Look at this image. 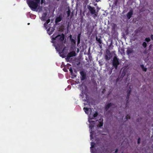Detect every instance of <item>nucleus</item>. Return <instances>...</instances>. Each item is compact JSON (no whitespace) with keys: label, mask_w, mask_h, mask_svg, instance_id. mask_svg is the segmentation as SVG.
Here are the masks:
<instances>
[{"label":"nucleus","mask_w":153,"mask_h":153,"mask_svg":"<svg viewBox=\"0 0 153 153\" xmlns=\"http://www.w3.org/2000/svg\"><path fill=\"white\" fill-rule=\"evenodd\" d=\"M64 39L65 35L63 33L58 34L56 36H55V34H53L52 36V41L55 40L59 43H62Z\"/></svg>","instance_id":"obj_1"},{"label":"nucleus","mask_w":153,"mask_h":153,"mask_svg":"<svg viewBox=\"0 0 153 153\" xmlns=\"http://www.w3.org/2000/svg\"><path fill=\"white\" fill-rule=\"evenodd\" d=\"M27 2L29 7L32 10L36 9L38 6V4L40 3V2H36V1L35 2L31 0L27 1Z\"/></svg>","instance_id":"obj_2"},{"label":"nucleus","mask_w":153,"mask_h":153,"mask_svg":"<svg viewBox=\"0 0 153 153\" xmlns=\"http://www.w3.org/2000/svg\"><path fill=\"white\" fill-rule=\"evenodd\" d=\"M119 64V62L118 61V59L116 56L114 57L113 59L112 62L113 66L115 68V69H117Z\"/></svg>","instance_id":"obj_3"},{"label":"nucleus","mask_w":153,"mask_h":153,"mask_svg":"<svg viewBox=\"0 0 153 153\" xmlns=\"http://www.w3.org/2000/svg\"><path fill=\"white\" fill-rule=\"evenodd\" d=\"M131 88L130 87H129V89H128L127 91V95L126 97V105L128 103V100L129 97V96L131 92Z\"/></svg>","instance_id":"obj_4"},{"label":"nucleus","mask_w":153,"mask_h":153,"mask_svg":"<svg viewBox=\"0 0 153 153\" xmlns=\"http://www.w3.org/2000/svg\"><path fill=\"white\" fill-rule=\"evenodd\" d=\"M80 74L81 76L80 78L81 81H83L86 79V74L84 71H80Z\"/></svg>","instance_id":"obj_5"},{"label":"nucleus","mask_w":153,"mask_h":153,"mask_svg":"<svg viewBox=\"0 0 153 153\" xmlns=\"http://www.w3.org/2000/svg\"><path fill=\"white\" fill-rule=\"evenodd\" d=\"M87 8L90 11L91 13L92 14H94L96 13V10L95 9V8L94 7H92L90 5H88L87 6Z\"/></svg>","instance_id":"obj_6"},{"label":"nucleus","mask_w":153,"mask_h":153,"mask_svg":"<svg viewBox=\"0 0 153 153\" xmlns=\"http://www.w3.org/2000/svg\"><path fill=\"white\" fill-rule=\"evenodd\" d=\"M133 10H132V9H131L129 12H128V13L126 15V16L127 17V18L129 19H130L131 17L132 16L133 14Z\"/></svg>","instance_id":"obj_7"},{"label":"nucleus","mask_w":153,"mask_h":153,"mask_svg":"<svg viewBox=\"0 0 153 153\" xmlns=\"http://www.w3.org/2000/svg\"><path fill=\"white\" fill-rule=\"evenodd\" d=\"M85 97L84 98L83 97L84 94L82 93L80 95V96L82 97V101H86L88 100V95L86 94H85Z\"/></svg>","instance_id":"obj_8"},{"label":"nucleus","mask_w":153,"mask_h":153,"mask_svg":"<svg viewBox=\"0 0 153 153\" xmlns=\"http://www.w3.org/2000/svg\"><path fill=\"white\" fill-rule=\"evenodd\" d=\"M76 54L75 52L74 51H72L69 53L68 55V59L69 58L74 56H76Z\"/></svg>","instance_id":"obj_9"},{"label":"nucleus","mask_w":153,"mask_h":153,"mask_svg":"<svg viewBox=\"0 0 153 153\" xmlns=\"http://www.w3.org/2000/svg\"><path fill=\"white\" fill-rule=\"evenodd\" d=\"M108 55H105V57L106 60H109L111 58L112 56L111 54V53L109 51V53H107Z\"/></svg>","instance_id":"obj_10"},{"label":"nucleus","mask_w":153,"mask_h":153,"mask_svg":"<svg viewBox=\"0 0 153 153\" xmlns=\"http://www.w3.org/2000/svg\"><path fill=\"white\" fill-rule=\"evenodd\" d=\"M113 104L112 103L110 102L107 104L106 105L105 107V110L106 111H107L109 108L111 107Z\"/></svg>","instance_id":"obj_11"},{"label":"nucleus","mask_w":153,"mask_h":153,"mask_svg":"<svg viewBox=\"0 0 153 153\" xmlns=\"http://www.w3.org/2000/svg\"><path fill=\"white\" fill-rule=\"evenodd\" d=\"M103 120L100 119L99 121V124L97 125L98 127H101L103 126Z\"/></svg>","instance_id":"obj_12"},{"label":"nucleus","mask_w":153,"mask_h":153,"mask_svg":"<svg viewBox=\"0 0 153 153\" xmlns=\"http://www.w3.org/2000/svg\"><path fill=\"white\" fill-rule=\"evenodd\" d=\"M133 52V50L131 49H127L126 50V53L128 56H129L130 54Z\"/></svg>","instance_id":"obj_13"},{"label":"nucleus","mask_w":153,"mask_h":153,"mask_svg":"<svg viewBox=\"0 0 153 153\" xmlns=\"http://www.w3.org/2000/svg\"><path fill=\"white\" fill-rule=\"evenodd\" d=\"M62 20V17L61 16H59V17H57L55 19V22L57 23L60 22Z\"/></svg>","instance_id":"obj_14"},{"label":"nucleus","mask_w":153,"mask_h":153,"mask_svg":"<svg viewBox=\"0 0 153 153\" xmlns=\"http://www.w3.org/2000/svg\"><path fill=\"white\" fill-rule=\"evenodd\" d=\"M47 15V13H44L42 15V17L41 18V19L42 21L45 20V18Z\"/></svg>","instance_id":"obj_15"},{"label":"nucleus","mask_w":153,"mask_h":153,"mask_svg":"<svg viewBox=\"0 0 153 153\" xmlns=\"http://www.w3.org/2000/svg\"><path fill=\"white\" fill-rule=\"evenodd\" d=\"M98 115V113L97 112L95 111V113L91 117L90 116V119L91 120L94 119V118L97 117Z\"/></svg>","instance_id":"obj_16"},{"label":"nucleus","mask_w":153,"mask_h":153,"mask_svg":"<svg viewBox=\"0 0 153 153\" xmlns=\"http://www.w3.org/2000/svg\"><path fill=\"white\" fill-rule=\"evenodd\" d=\"M80 37H81V33H79L77 36V45H78L80 43Z\"/></svg>","instance_id":"obj_17"},{"label":"nucleus","mask_w":153,"mask_h":153,"mask_svg":"<svg viewBox=\"0 0 153 153\" xmlns=\"http://www.w3.org/2000/svg\"><path fill=\"white\" fill-rule=\"evenodd\" d=\"M69 70L70 71V72L71 73V75H72V76H74V78L76 77V75H74V73L73 72V70H72V68L71 67L70 68Z\"/></svg>","instance_id":"obj_18"},{"label":"nucleus","mask_w":153,"mask_h":153,"mask_svg":"<svg viewBox=\"0 0 153 153\" xmlns=\"http://www.w3.org/2000/svg\"><path fill=\"white\" fill-rule=\"evenodd\" d=\"M140 67L142 69L143 71L145 72H146L147 71V69L146 68H145L143 65H140Z\"/></svg>","instance_id":"obj_19"},{"label":"nucleus","mask_w":153,"mask_h":153,"mask_svg":"<svg viewBox=\"0 0 153 153\" xmlns=\"http://www.w3.org/2000/svg\"><path fill=\"white\" fill-rule=\"evenodd\" d=\"M96 40L100 44H101L102 43V41L100 38H98L97 37H96Z\"/></svg>","instance_id":"obj_20"},{"label":"nucleus","mask_w":153,"mask_h":153,"mask_svg":"<svg viewBox=\"0 0 153 153\" xmlns=\"http://www.w3.org/2000/svg\"><path fill=\"white\" fill-rule=\"evenodd\" d=\"M83 110H84V111H85L86 114H88V108L84 107L83 108Z\"/></svg>","instance_id":"obj_21"},{"label":"nucleus","mask_w":153,"mask_h":153,"mask_svg":"<svg viewBox=\"0 0 153 153\" xmlns=\"http://www.w3.org/2000/svg\"><path fill=\"white\" fill-rule=\"evenodd\" d=\"M71 43L72 45H75L76 44V42L75 40L73 39H71V40H70Z\"/></svg>","instance_id":"obj_22"},{"label":"nucleus","mask_w":153,"mask_h":153,"mask_svg":"<svg viewBox=\"0 0 153 153\" xmlns=\"http://www.w3.org/2000/svg\"><path fill=\"white\" fill-rule=\"evenodd\" d=\"M142 46L144 48H145L147 47V44L145 42H143L142 44Z\"/></svg>","instance_id":"obj_23"},{"label":"nucleus","mask_w":153,"mask_h":153,"mask_svg":"<svg viewBox=\"0 0 153 153\" xmlns=\"http://www.w3.org/2000/svg\"><path fill=\"white\" fill-rule=\"evenodd\" d=\"M150 39L149 37L146 38L145 40L147 42H149L150 41Z\"/></svg>","instance_id":"obj_24"},{"label":"nucleus","mask_w":153,"mask_h":153,"mask_svg":"<svg viewBox=\"0 0 153 153\" xmlns=\"http://www.w3.org/2000/svg\"><path fill=\"white\" fill-rule=\"evenodd\" d=\"M95 145V143L94 142H91V148H94V145Z\"/></svg>","instance_id":"obj_25"},{"label":"nucleus","mask_w":153,"mask_h":153,"mask_svg":"<svg viewBox=\"0 0 153 153\" xmlns=\"http://www.w3.org/2000/svg\"><path fill=\"white\" fill-rule=\"evenodd\" d=\"M130 115H127L126 117V120H128V119H130Z\"/></svg>","instance_id":"obj_26"},{"label":"nucleus","mask_w":153,"mask_h":153,"mask_svg":"<svg viewBox=\"0 0 153 153\" xmlns=\"http://www.w3.org/2000/svg\"><path fill=\"white\" fill-rule=\"evenodd\" d=\"M117 2L118 0H116L114 2V5L117 6Z\"/></svg>","instance_id":"obj_27"},{"label":"nucleus","mask_w":153,"mask_h":153,"mask_svg":"<svg viewBox=\"0 0 153 153\" xmlns=\"http://www.w3.org/2000/svg\"><path fill=\"white\" fill-rule=\"evenodd\" d=\"M70 58H69L68 59H67V58H68V56H67V57L66 58V60L67 62H71V61H70Z\"/></svg>","instance_id":"obj_28"},{"label":"nucleus","mask_w":153,"mask_h":153,"mask_svg":"<svg viewBox=\"0 0 153 153\" xmlns=\"http://www.w3.org/2000/svg\"><path fill=\"white\" fill-rule=\"evenodd\" d=\"M70 10H68V11H67V15H68V16H70Z\"/></svg>","instance_id":"obj_29"},{"label":"nucleus","mask_w":153,"mask_h":153,"mask_svg":"<svg viewBox=\"0 0 153 153\" xmlns=\"http://www.w3.org/2000/svg\"><path fill=\"white\" fill-rule=\"evenodd\" d=\"M50 19H48L46 22V24H48L50 22Z\"/></svg>","instance_id":"obj_30"},{"label":"nucleus","mask_w":153,"mask_h":153,"mask_svg":"<svg viewBox=\"0 0 153 153\" xmlns=\"http://www.w3.org/2000/svg\"><path fill=\"white\" fill-rule=\"evenodd\" d=\"M140 138L139 137L138 139V140H137V143L138 144H139L140 143Z\"/></svg>","instance_id":"obj_31"},{"label":"nucleus","mask_w":153,"mask_h":153,"mask_svg":"<svg viewBox=\"0 0 153 153\" xmlns=\"http://www.w3.org/2000/svg\"><path fill=\"white\" fill-rule=\"evenodd\" d=\"M69 38H70V40H71V39H73L72 38V35L70 34L69 36Z\"/></svg>","instance_id":"obj_32"},{"label":"nucleus","mask_w":153,"mask_h":153,"mask_svg":"<svg viewBox=\"0 0 153 153\" xmlns=\"http://www.w3.org/2000/svg\"><path fill=\"white\" fill-rule=\"evenodd\" d=\"M151 39L153 40V35H151L150 36Z\"/></svg>","instance_id":"obj_33"},{"label":"nucleus","mask_w":153,"mask_h":153,"mask_svg":"<svg viewBox=\"0 0 153 153\" xmlns=\"http://www.w3.org/2000/svg\"><path fill=\"white\" fill-rule=\"evenodd\" d=\"M53 30H52V31H51L50 33H49V35H51V34H52V33H53Z\"/></svg>","instance_id":"obj_34"},{"label":"nucleus","mask_w":153,"mask_h":153,"mask_svg":"<svg viewBox=\"0 0 153 153\" xmlns=\"http://www.w3.org/2000/svg\"><path fill=\"white\" fill-rule=\"evenodd\" d=\"M118 151V149H115V153H117V152Z\"/></svg>","instance_id":"obj_35"},{"label":"nucleus","mask_w":153,"mask_h":153,"mask_svg":"<svg viewBox=\"0 0 153 153\" xmlns=\"http://www.w3.org/2000/svg\"><path fill=\"white\" fill-rule=\"evenodd\" d=\"M44 1V0H41V4H42L43 3Z\"/></svg>","instance_id":"obj_36"},{"label":"nucleus","mask_w":153,"mask_h":153,"mask_svg":"<svg viewBox=\"0 0 153 153\" xmlns=\"http://www.w3.org/2000/svg\"><path fill=\"white\" fill-rule=\"evenodd\" d=\"M94 14V15L93 16V17L94 18H95V17H96L97 16V15L96 14H95V13Z\"/></svg>","instance_id":"obj_37"},{"label":"nucleus","mask_w":153,"mask_h":153,"mask_svg":"<svg viewBox=\"0 0 153 153\" xmlns=\"http://www.w3.org/2000/svg\"><path fill=\"white\" fill-rule=\"evenodd\" d=\"M47 24H46V22H45L44 24V26L45 27L46 26H47Z\"/></svg>","instance_id":"obj_38"},{"label":"nucleus","mask_w":153,"mask_h":153,"mask_svg":"<svg viewBox=\"0 0 153 153\" xmlns=\"http://www.w3.org/2000/svg\"><path fill=\"white\" fill-rule=\"evenodd\" d=\"M90 137L91 139H92L93 138L92 137V135L91 134H90Z\"/></svg>","instance_id":"obj_39"},{"label":"nucleus","mask_w":153,"mask_h":153,"mask_svg":"<svg viewBox=\"0 0 153 153\" xmlns=\"http://www.w3.org/2000/svg\"><path fill=\"white\" fill-rule=\"evenodd\" d=\"M90 123L93 122L94 123H95V122L94 121H90Z\"/></svg>","instance_id":"obj_40"},{"label":"nucleus","mask_w":153,"mask_h":153,"mask_svg":"<svg viewBox=\"0 0 153 153\" xmlns=\"http://www.w3.org/2000/svg\"><path fill=\"white\" fill-rule=\"evenodd\" d=\"M64 71H65V72H66L67 71V70H64Z\"/></svg>","instance_id":"obj_41"},{"label":"nucleus","mask_w":153,"mask_h":153,"mask_svg":"<svg viewBox=\"0 0 153 153\" xmlns=\"http://www.w3.org/2000/svg\"><path fill=\"white\" fill-rule=\"evenodd\" d=\"M96 0L97 2H98L99 1H100V0Z\"/></svg>","instance_id":"obj_42"},{"label":"nucleus","mask_w":153,"mask_h":153,"mask_svg":"<svg viewBox=\"0 0 153 153\" xmlns=\"http://www.w3.org/2000/svg\"><path fill=\"white\" fill-rule=\"evenodd\" d=\"M29 24H30V23H28V25H29Z\"/></svg>","instance_id":"obj_43"},{"label":"nucleus","mask_w":153,"mask_h":153,"mask_svg":"<svg viewBox=\"0 0 153 153\" xmlns=\"http://www.w3.org/2000/svg\"><path fill=\"white\" fill-rule=\"evenodd\" d=\"M49 30V29H48V31Z\"/></svg>","instance_id":"obj_44"},{"label":"nucleus","mask_w":153,"mask_h":153,"mask_svg":"<svg viewBox=\"0 0 153 153\" xmlns=\"http://www.w3.org/2000/svg\"><path fill=\"white\" fill-rule=\"evenodd\" d=\"M57 1H59V0H57Z\"/></svg>","instance_id":"obj_45"}]
</instances>
